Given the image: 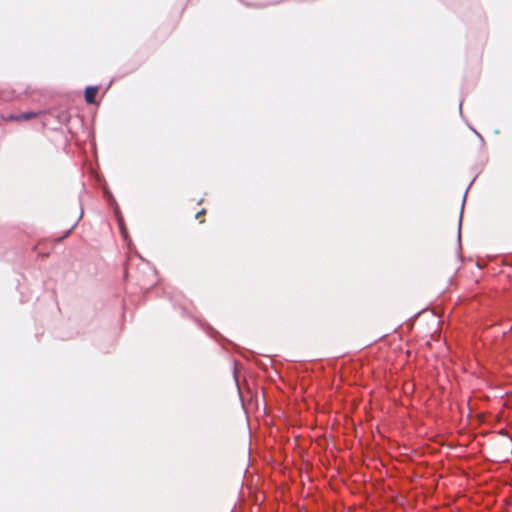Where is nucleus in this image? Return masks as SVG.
<instances>
[{"label":"nucleus","instance_id":"7ed1b4c3","mask_svg":"<svg viewBox=\"0 0 512 512\" xmlns=\"http://www.w3.org/2000/svg\"><path fill=\"white\" fill-rule=\"evenodd\" d=\"M205 214H206V210L202 209L201 211L196 213L195 218L197 220H199L200 223H204V221H205Z\"/></svg>","mask_w":512,"mask_h":512},{"label":"nucleus","instance_id":"f03ea898","mask_svg":"<svg viewBox=\"0 0 512 512\" xmlns=\"http://www.w3.org/2000/svg\"><path fill=\"white\" fill-rule=\"evenodd\" d=\"M98 93L97 87H87L85 90V101L89 104L95 103V98Z\"/></svg>","mask_w":512,"mask_h":512},{"label":"nucleus","instance_id":"f257e3e1","mask_svg":"<svg viewBox=\"0 0 512 512\" xmlns=\"http://www.w3.org/2000/svg\"><path fill=\"white\" fill-rule=\"evenodd\" d=\"M38 116V113L35 112H26L21 114H10L6 117H4L5 121H28L30 119L36 118Z\"/></svg>","mask_w":512,"mask_h":512}]
</instances>
